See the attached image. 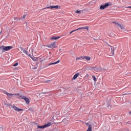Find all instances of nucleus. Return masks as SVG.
<instances>
[{
	"mask_svg": "<svg viewBox=\"0 0 131 131\" xmlns=\"http://www.w3.org/2000/svg\"><path fill=\"white\" fill-rule=\"evenodd\" d=\"M81 59H85L87 61H90L91 60V57L90 56H82Z\"/></svg>",
	"mask_w": 131,
	"mask_h": 131,
	"instance_id": "obj_13",
	"label": "nucleus"
},
{
	"mask_svg": "<svg viewBox=\"0 0 131 131\" xmlns=\"http://www.w3.org/2000/svg\"><path fill=\"white\" fill-rule=\"evenodd\" d=\"M8 10H9V11H11V9L10 8H8Z\"/></svg>",
	"mask_w": 131,
	"mask_h": 131,
	"instance_id": "obj_41",
	"label": "nucleus"
},
{
	"mask_svg": "<svg viewBox=\"0 0 131 131\" xmlns=\"http://www.w3.org/2000/svg\"><path fill=\"white\" fill-rule=\"evenodd\" d=\"M7 14H9V15H10V13H9V12H7Z\"/></svg>",
	"mask_w": 131,
	"mask_h": 131,
	"instance_id": "obj_42",
	"label": "nucleus"
},
{
	"mask_svg": "<svg viewBox=\"0 0 131 131\" xmlns=\"http://www.w3.org/2000/svg\"><path fill=\"white\" fill-rule=\"evenodd\" d=\"M51 124H52V123L49 122L42 126H39V125H37V128L42 129L43 128H46V127H49V126H50Z\"/></svg>",
	"mask_w": 131,
	"mask_h": 131,
	"instance_id": "obj_4",
	"label": "nucleus"
},
{
	"mask_svg": "<svg viewBox=\"0 0 131 131\" xmlns=\"http://www.w3.org/2000/svg\"><path fill=\"white\" fill-rule=\"evenodd\" d=\"M15 97H17L18 99H23V100L25 101L27 105H29V103H30V100L26 96H24L20 94H17Z\"/></svg>",
	"mask_w": 131,
	"mask_h": 131,
	"instance_id": "obj_1",
	"label": "nucleus"
},
{
	"mask_svg": "<svg viewBox=\"0 0 131 131\" xmlns=\"http://www.w3.org/2000/svg\"><path fill=\"white\" fill-rule=\"evenodd\" d=\"M126 124H130V121H128L127 122H126Z\"/></svg>",
	"mask_w": 131,
	"mask_h": 131,
	"instance_id": "obj_32",
	"label": "nucleus"
},
{
	"mask_svg": "<svg viewBox=\"0 0 131 131\" xmlns=\"http://www.w3.org/2000/svg\"><path fill=\"white\" fill-rule=\"evenodd\" d=\"M85 124L87 126H89V127H90V125H92V124H90L89 123H85Z\"/></svg>",
	"mask_w": 131,
	"mask_h": 131,
	"instance_id": "obj_25",
	"label": "nucleus"
},
{
	"mask_svg": "<svg viewBox=\"0 0 131 131\" xmlns=\"http://www.w3.org/2000/svg\"><path fill=\"white\" fill-rule=\"evenodd\" d=\"M89 76H90V75H89V74H87L85 75V77L88 78V77H89Z\"/></svg>",
	"mask_w": 131,
	"mask_h": 131,
	"instance_id": "obj_31",
	"label": "nucleus"
},
{
	"mask_svg": "<svg viewBox=\"0 0 131 131\" xmlns=\"http://www.w3.org/2000/svg\"><path fill=\"white\" fill-rule=\"evenodd\" d=\"M43 47H47V48H50V49H55L56 48V41H54L51 44L43 45Z\"/></svg>",
	"mask_w": 131,
	"mask_h": 131,
	"instance_id": "obj_3",
	"label": "nucleus"
},
{
	"mask_svg": "<svg viewBox=\"0 0 131 131\" xmlns=\"http://www.w3.org/2000/svg\"><path fill=\"white\" fill-rule=\"evenodd\" d=\"M77 30H77V29H76V30H74L73 31H72V32H74L75 31H77Z\"/></svg>",
	"mask_w": 131,
	"mask_h": 131,
	"instance_id": "obj_33",
	"label": "nucleus"
},
{
	"mask_svg": "<svg viewBox=\"0 0 131 131\" xmlns=\"http://www.w3.org/2000/svg\"><path fill=\"white\" fill-rule=\"evenodd\" d=\"M12 108L14 110L17 111V112H20V111H23V109L19 108V107L16 106L15 105H13Z\"/></svg>",
	"mask_w": 131,
	"mask_h": 131,
	"instance_id": "obj_8",
	"label": "nucleus"
},
{
	"mask_svg": "<svg viewBox=\"0 0 131 131\" xmlns=\"http://www.w3.org/2000/svg\"><path fill=\"white\" fill-rule=\"evenodd\" d=\"M2 34V31L0 32V35Z\"/></svg>",
	"mask_w": 131,
	"mask_h": 131,
	"instance_id": "obj_40",
	"label": "nucleus"
},
{
	"mask_svg": "<svg viewBox=\"0 0 131 131\" xmlns=\"http://www.w3.org/2000/svg\"><path fill=\"white\" fill-rule=\"evenodd\" d=\"M106 106L107 107V108H108V109L111 110V108H112V106L110 105V103H109V102H108L106 104Z\"/></svg>",
	"mask_w": 131,
	"mask_h": 131,
	"instance_id": "obj_19",
	"label": "nucleus"
},
{
	"mask_svg": "<svg viewBox=\"0 0 131 131\" xmlns=\"http://www.w3.org/2000/svg\"><path fill=\"white\" fill-rule=\"evenodd\" d=\"M81 11L79 10H77L75 11V13H76V14H79L80 13Z\"/></svg>",
	"mask_w": 131,
	"mask_h": 131,
	"instance_id": "obj_26",
	"label": "nucleus"
},
{
	"mask_svg": "<svg viewBox=\"0 0 131 131\" xmlns=\"http://www.w3.org/2000/svg\"><path fill=\"white\" fill-rule=\"evenodd\" d=\"M73 32L72 31L70 32V34H71V33H73Z\"/></svg>",
	"mask_w": 131,
	"mask_h": 131,
	"instance_id": "obj_37",
	"label": "nucleus"
},
{
	"mask_svg": "<svg viewBox=\"0 0 131 131\" xmlns=\"http://www.w3.org/2000/svg\"><path fill=\"white\" fill-rule=\"evenodd\" d=\"M29 111H31L32 112H33V108L31 107H30L29 110Z\"/></svg>",
	"mask_w": 131,
	"mask_h": 131,
	"instance_id": "obj_24",
	"label": "nucleus"
},
{
	"mask_svg": "<svg viewBox=\"0 0 131 131\" xmlns=\"http://www.w3.org/2000/svg\"><path fill=\"white\" fill-rule=\"evenodd\" d=\"M92 78H93V80H94V81H97V78H96V76H92Z\"/></svg>",
	"mask_w": 131,
	"mask_h": 131,
	"instance_id": "obj_21",
	"label": "nucleus"
},
{
	"mask_svg": "<svg viewBox=\"0 0 131 131\" xmlns=\"http://www.w3.org/2000/svg\"><path fill=\"white\" fill-rule=\"evenodd\" d=\"M12 49H13L12 46H5L3 45L0 47V50L2 51V53H5V52L10 51Z\"/></svg>",
	"mask_w": 131,
	"mask_h": 131,
	"instance_id": "obj_2",
	"label": "nucleus"
},
{
	"mask_svg": "<svg viewBox=\"0 0 131 131\" xmlns=\"http://www.w3.org/2000/svg\"><path fill=\"white\" fill-rule=\"evenodd\" d=\"M33 61H37L38 60V58H36V59H33Z\"/></svg>",
	"mask_w": 131,
	"mask_h": 131,
	"instance_id": "obj_29",
	"label": "nucleus"
},
{
	"mask_svg": "<svg viewBox=\"0 0 131 131\" xmlns=\"http://www.w3.org/2000/svg\"><path fill=\"white\" fill-rule=\"evenodd\" d=\"M128 8L131 9V6H129V7H128Z\"/></svg>",
	"mask_w": 131,
	"mask_h": 131,
	"instance_id": "obj_39",
	"label": "nucleus"
},
{
	"mask_svg": "<svg viewBox=\"0 0 131 131\" xmlns=\"http://www.w3.org/2000/svg\"><path fill=\"white\" fill-rule=\"evenodd\" d=\"M18 64H19V63L16 62L15 63H14V64L13 65V66L14 67H16V66H18Z\"/></svg>",
	"mask_w": 131,
	"mask_h": 131,
	"instance_id": "obj_22",
	"label": "nucleus"
},
{
	"mask_svg": "<svg viewBox=\"0 0 131 131\" xmlns=\"http://www.w3.org/2000/svg\"><path fill=\"white\" fill-rule=\"evenodd\" d=\"M58 8H59V6L58 5L51 6L50 7L43 8L42 10H45V9H58Z\"/></svg>",
	"mask_w": 131,
	"mask_h": 131,
	"instance_id": "obj_10",
	"label": "nucleus"
},
{
	"mask_svg": "<svg viewBox=\"0 0 131 131\" xmlns=\"http://www.w3.org/2000/svg\"><path fill=\"white\" fill-rule=\"evenodd\" d=\"M26 17V15H24L23 16V18H24V19H25Z\"/></svg>",
	"mask_w": 131,
	"mask_h": 131,
	"instance_id": "obj_34",
	"label": "nucleus"
},
{
	"mask_svg": "<svg viewBox=\"0 0 131 131\" xmlns=\"http://www.w3.org/2000/svg\"><path fill=\"white\" fill-rule=\"evenodd\" d=\"M37 59L40 62H41V63L42 61H45V58L42 57V56H39V57H37Z\"/></svg>",
	"mask_w": 131,
	"mask_h": 131,
	"instance_id": "obj_15",
	"label": "nucleus"
},
{
	"mask_svg": "<svg viewBox=\"0 0 131 131\" xmlns=\"http://www.w3.org/2000/svg\"><path fill=\"white\" fill-rule=\"evenodd\" d=\"M112 24H115L116 26L119 27L122 30L124 29V27L123 26V25L119 24V23L116 21H113Z\"/></svg>",
	"mask_w": 131,
	"mask_h": 131,
	"instance_id": "obj_5",
	"label": "nucleus"
},
{
	"mask_svg": "<svg viewBox=\"0 0 131 131\" xmlns=\"http://www.w3.org/2000/svg\"><path fill=\"white\" fill-rule=\"evenodd\" d=\"M92 69H93V70H94V71H95L96 72H99V71H101V70H102L101 68H98L96 67H92Z\"/></svg>",
	"mask_w": 131,
	"mask_h": 131,
	"instance_id": "obj_9",
	"label": "nucleus"
},
{
	"mask_svg": "<svg viewBox=\"0 0 131 131\" xmlns=\"http://www.w3.org/2000/svg\"><path fill=\"white\" fill-rule=\"evenodd\" d=\"M80 29H85L86 30H89V27L86 26L79 28L78 29H77V30H80Z\"/></svg>",
	"mask_w": 131,
	"mask_h": 131,
	"instance_id": "obj_16",
	"label": "nucleus"
},
{
	"mask_svg": "<svg viewBox=\"0 0 131 131\" xmlns=\"http://www.w3.org/2000/svg\"><path fill=\"white\" fill-rule=\"evenodd\" d=\"M16 19H17V17H14V20H16Z\"/></svg>",
	"mask_w": 131,
	"mask_h": 131,
	"instance_id": "obj_38",
	"label": "nucleus"
},
{
	"mask_svg": "<svg viewBox=\"0 0 131 131\" xmlns=\"http://www.w3.org/2000/svg\"><path fill=\"white\" fill-rule=\"evenodd\" d=\"M37 68V67H34L33 68H32V70H34L35 69H36Z\"/></svg>",
	"mask_w": 131,
	"mask_h": 131,
	"instance_id": "obj_30",
	"label": "nucleus"
},
{
	"mask_svg": "<svg viewBox=\"0 0 131 131\" xmlns=\"http://www.w3.org/2000/svg\"><path fill=\"white\" fill-rule=\"evenodd\" d=\"M107 46L108 47H110L111 49V51H112V55H114V51L115 50V49L114 48V47H112V46H110V45H109L108 43H107ZM112 48L113 49V50H112Z\"/></svg>",
	"mask_w": 131,
	"mask_h": 131,
	"instance_id": "obj_14",
	"label": "nucleus"
},
{
	"mask_svg": "<svg viewBox=\"0 0 131 131\" xmlns=\"http://www.w3.org/2000/svg\"><path fill=\"white\" fill-rule=\"evenodd\" d=\"M58 63H60V60H57L56 62L50 63L48 64V66H51V65H55L56 64H58Z\"/></svg>",
	"mask_w": 131,
	"mask_h": 131,
	"instance_id": "obj_12",
	"label": "nucleus"
},
{
	"mask_svg": "<svg viewBox=\"0 0 131 131\" xmlns=\"http://www.w3.org/2000/svg\"><path fill=\"white\" fill-rule=\"evenodd\" d=\"M50 81H51V80H47V81H46V82L49 83V82H50Z\"/></svg>",
	"mask_w": 131,
	"mask_h": 131,
	"instance_id": "obj_35",
	"label": "nucleus"
},
{
	"mask_svg": "<svg viewBox=\"0 0 131 131\" xmlns=\"http://www.w3.org/2000/svg\"><path fill=\"white\" fill-rule=\"evenodd\" d=\"M131 93H125L123 94V96H125V95H130Z\"/></svg>",
	"mask_w": 131,
	"mask_h": 131,
	"instance_id": "obj_28",
	"label": "nucleus"
},
{
	"mask_svg": "<svg viewBox=\"0 0 131 131\" xmlns=\"http://www.w3.org/2000/svg\"><path fill=\"white\" fill-rule=\"evenodd\" d=\"M86 131H92V125H90Z\"/></svg>",
	"mask_w": 131,
	"mask_h": 131,
	"instance_id": "obj_20",
	"label": "nucleus"
},
{
	"mask_svg": "<svg viewBox=\"0 0 131 131\" xmlns=\"http://www.w3.org/2000/svg\"><path fill=\"white\" fill-rule=\"evenodd\" d=\"M5 105H7V107H11V106H12V104H11V103H9L8 104H7V103H4Z\"/></svg>",
	"mask_w": 131,
	"mask_h": 131,
	"instance_id": "obj_23",
	"label": "nucleus"
},
{
	"mask_svg": "<svg viewBox=\"0 0 131 131\" xmlns=\"http://www.w3.org/2000/svg\"><path fill=\"white\" fill-rule=\"evenodd\" d=\"M19 49H20L21 51H23V52L24 51V49L23 48V47H19Z\"/></svg>",
	"mask_w": 131,
	"mask_h": 131,
	"instance_id": "obj_27",
	"label": "nucleus"
},
{
	"mask_svg": "<svg viewBox=\"0 0 131 131\" xmlns=\"http://www.w3.org/2000/svg\"><path fill=\"white\" fill-rule=\"evenodd\" d=\"M23 52L25 53L26 55H27V56H29V57H30V58H31V54H29V53H28V51H26V49L24 50Z\"/></svg>",
	"mask_w": 131,
	"mask_h": 131,
	"instance_id": "obj_17",
	"label": "nucleus"
},
{
	"mask_svg": "<svg viewBox=\"0 0 131 131\" xmlns=\"http://www.w3.org/2000/svg\"><path fill=\"white\" fill-rule=\"evenodd\" d=\"M79 75H80V74L79 73L75 74L72 78L73 80L76 79Z\"/></svg>",
	"mask_w": 131,
	"mask_h": 131,
	"instance_id": "obj_11",
	"label": "nucleus"
},
{
	"mask_svg": "<svg viewBox=\"0 0 131 131\" xmlns=\"http://www.w3.org/2000/svg\"><path fill=\"white\" fill-rule=\"evenodd\" d=\"M3 92L4 93V94H6V95H7V96L9 97V98H11V96H14L16 97V94H11L8 92H7V91H6V90H3Z\"/></svg>",
	"mask_w": 131,
	"mask_h": 131,
	"instance_id": "obj_7",
	"label": "nucleus"
},
{
	"mask_svg": "<svg viewBox=\"0 0 131 131\" xmlns=\"http://www.w3.org/2000/svg\"><path fill=\"white\" fill-rule=\"evenodd\" d=\"M80 59V57H77L76 60H79Z\"/></svg>",
	"mask_w": 131,
	"mask_h": 131,
	"instance_id": "obj_36",
	"label": "nucleus"
},
{
	"mask_svg": "<svg viewBox=\"0 0 131 131\" xmlns=\"http://www.w3.org/2000/svg\"><path fill=\"white\" fill-rule=\"evenodd\" d=\"M60 36H58V37H57V36H53L52 38H51V39H55V40H56V39H59V38H60Z\"/></svg>",
	"mask_w": 131,
	"mask_h": 131,
	"instance_id": "obj_18",
	"label": "nucleus"
},
{
	"mask_svg": "<svg viewBox=\"0 0 131 131\" xmlns=\"http://www.w3.org/2000/svg\"><path fill=\"white\" fill-rule=\"evenodd\" d=\"M107 7H109V3H105L104 5H101L100 7V9L104 10V9H106V8H107Z\"/></svg>",
	"mask_w": 131,
	"mask_h": 131,
	"instance_id": "obj_6",
	"label": "nucleus"
}]
</instances>
